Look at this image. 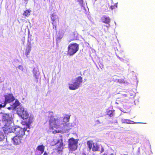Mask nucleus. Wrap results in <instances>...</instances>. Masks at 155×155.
<instances>
[{"mask_svg":"<svg viewBox=\"0 0 155 155\" xmlns=\"http://www.w3.org/2000/svg\"><path fill=\"white\" fill-rule=\"evenodd\" d=\"M50 117L49 120L51 128H59L60 130H56L53 131V133L66 132L71 128V124L68 123L70 115H66L63 119L61 117H53L51 114H50L49 117Z\"/></svg>","mask_w":155,"mask_h":155,"instance_id":"1","label":"nucleus"},{"mask_svg":"<svg viewBox=\"0 0 155 155\" xmlns=\"http://www.w3.org/2000/svg\"><path fill=\"white\" fill-rule=\"evenodd\" d=\"M26 129L22 128L18 126H16L11 130L7 131L6 133L13 132L16 135L12 139V143L14 145H19L24 140L23 136L25 134Z\"/></svg>","mask_w":155,"mask_h":155,"instance_id":"2","label":"nucleus"},{"mask_svg":"<svg viewBox=\"0 0 155 155\" xmlns=\"http://www.w3.org/2000/svg\"><path fill=\"white\" fill-rule=\"evenodd\" d=\"M0 117L2 118V121L4 124L3 128L5 133H7V131L15 127L13 126L14 124L12 122L11 116L9 114L1 112L0 113Z\"/></svg>","mask_w":155,"mask_h":155,"instance_id":"3","label":"nucleus"},{"mask_svg":"<svg viewBox=\"0 0 155 155\" xmlns=\"http://www.w3.org/2000/svg\"><path fill=\"white\" fill-rule=\"evenodd\" d=\"M82 78L81 76L78 77L73 80L71 83L68 84L69 88L70 90H75L78 89L82 82Z\"/></svg>","mask_w":155,"mask_h":155,"instance_id":"4","label":"nucleus"},{"mask_svg":"<svg viewBox=\"0 0 155 155\" xmlns=\"http://www.w3.org/2000/svg\"><path fill=\"white\" fill-rule=\"evenodd\" d=\"M79 50V45L77 43L71 44L68 47V54L69 56H73Z\"/></svg>","mask_w":155,"mask_h":155,"instance_id":"5","label":"nucleus"},{"mask_svg":"<svg viewBox=\"0 0 155 155\" xmlns=\"http://www.w3.org/2000/svg\"><path fill=\"white\" fill-rule=\"evenodd\" d=\"M5 101H0V109L2 107H5L7 103H10L15 100V98L12 94H9L5 95Z\"/></svg>","mask_w":155,"mask_h":155,"instance_id":"6","label":"nucleus"},{"mask_svg":"<svg viewBox=\"0 0 155 155\" xmlns=\"http://www.w3.org/2000/svg\"><path fill=\"white\" fill-rule=\"evenodd\" d=\"M66 140L65 138L61 137L60 139L58 140L56 144V151L59 153L60 154L64 148V144Z\"/></svg>","mask_w":155,"mask_h":155,"instance_id":"7","label":"nucleus"},{"mask_svg":"<svg viewBox=\"0 0 155 155\" xmlns=\"http://www.w3.org/2000/svg\"><path fill=\"white\" fill-rule=\"evenodd\" d=\"M17 113L21 118L23 119L28 118L29 117V114L24 108L20 106L17 108Z\"/></svg>","mask_w":155,"mask_h":155,"instance_id":"8","label":"nucleus"},{"mask_svg":"<svg viewBox=\"0 0 155 155\" xmlns=\"http://www.w3.org/2000/svg\"><path fill=\"white\" fill-rule=\"evenodd\" d=\"M78 140L71 138L68 140L69 148L72 150H74L77 148Z\"/></svg>","mask_w":155,"mask_h":155,"instance_id":"9","label":"nucleus"},{"mask_svg":"<svg viewBox=\"0 0 155 155\" xmlns=\"http://www.w3.org/2000/svg\"><path fill=\"white\" fill-rule=\"evenodd\" d=\"M51 19L52 21L53 28L56 29L57 23L59 21L58 16L55 13H53L51 15Z\"/></svg>","mask_w":155,"mask_h":155,"instance_id":"10","label":"nucleus"},{"mask_svg":"<svg viewBox=\"0 0 155 155\" xmlns=\"http://www.w3.org/2000/svg\"><path fill=\"white\" fill-rule=\"evenodd\" d=\"M92 151H99L101 153L103 152L104 151V149L101 145H98L97 143H93L92 148Z\"/></svg>","mask_w":155,"mask_h":155,"instance_id":"11","label":"nucleus"},{"mask_svg":"<svg viewBox=\"0 0 155 155\" xmlns=\"http://www.w3.org/2000/svg\"><path fill=\"white\" fill-rule=\"evenodd\" d=\"M45 147L43 145L38 146L36 148L35 154L36 155H41L44 152Z\"/></svg>","mask_w":155,"mask_h":155,"instance_id":"12","label":"nucleus"},{"mask_svg":"<svg viewBox=\"0 0 155 155\" xmlns=\"http://www.w3.org/2000/svg\"><path fill=\"white\" fill-rule=\"evenodd\" d=\"M101 20L102 22L106 24H108L110 22V18L106 15L103 16L101 18Z\"/></svg>","mask_w":155,"mask_h":155,"instance_id":"13","label":"nucleus"},{"mask_svg":"<svg viewBox=\"0 0 155 155\" xmlns=\"http://www.w3.org/2000/svg\"><path fill=\"white\" fill-rule=\"evenodd\" d=\"M20 103L18 101L16 100L15 103L11 106V107H8V109L9 110H14L19 105Z\"/></svg>","mask_w":155,"mask_h":155,"instance_id":"14","label":"nucleus"},{"mask_svg":"<svg viewBox=\"0 0 155 155\" xmlns=\"http://www.w3.org/2000/svg\"><path fill=\"white\" fill-rule=\"evenodd\" d=\"M121 122L122 123H127L129 124H131L133 123H135L133 121L130 120L128 119H121Z\"/></svg>","mask_w":155,"mask_h":155,"instance_id":"15","label":"nucleus"},{"mask_svg":"<svg viewBox=\"0 0 155 155\" xmlns=\"http://www.w3.org/2000/svg\"><path fill=\"white\" fill-rule=\"evenodd\" d=\"M33 73L34 77L36 79H38L39 76V72L35 68H34L33 70Z\"/></svg>","mask_w":155,"mask_h":155,"instance_id":"16","label":"nucleus"},{"mask_svg":"<svg viewBox=\"0 0 155 155\" xmlns=\"http://www.w3.org/2000/svg\"><path fill=\"white\" fill-rule=\"evenodd\" d=\"M31 50V46L30 45H28L26 49L25 52V54L26 56L29 54Z\"/></svg>","mask_w":155,"mask_h":155,"instance_id":"17","label":"nucleus"},{"mask_svg":"<svg viewBox=\"0 0 155 155\" xmlns=\"http://www.w3.org/2000/svg\"><path fill=\"white\" fill-rule=\"evenodd\" d=\"M93 143L91 141H88L87 142V144L90 150L91 149Z\"/></svg>","mask_w":155,"mask_h":155,"instance_id":"18","label":"nucleus"},{"mask_svg":"<svg viewBox=\"0 0 155 155\" xmlns=\"http://www.w3.org/2000/svg\"><path fill=\"white\" fill-rule=\"evenodd\" d=\"M30 14V12L29 10H26L23 13V15L25 16H29Z\"/></svg>","mask_w":155,"mask_h":155,"instance_id":"19","label":"nucleus"},{"mask_svg":"<svg viewBox=\"0 0 155 155\" xmlns=\"http://www.w3.org/2000/svg\"><path fill=\"white\" fill-rule=\"evenodd\" d=\"M5 136L3 133L0 132V142L2 141L4 138Z\"/></svg>","mask_w":155,"mask_h":155,"instance_id":"20","label":"nucleus"},{"mask_svg":"<svg viewBox=\"0 0 155 155\" xmlns=\"http://www.w3.org/2000/svg\"><path fill=\"white\" fill-rule=\"evenodd\" d=\"M33 120V117L32 116H30L28 119V123L29 124H31Z\"/></svg>","mask_w":155,"mask_h":155,"instance_id":"21","label":"nucleus"},{"mask_svg":"<svg viewBox=\"0 0 155 155\" xmlns=\"http://www.w3.org/2000/svg\"><path fill=\"white\" fill-rule=\"evenodd\" d=\"M118 82L120 83H122L124 82V81L123 79H120L118 80Z\"/></svg>","mask_w":155,"mask_h":155,"instance_id":"22","label":"nucleus"},{"mask_svg":"<svg viewBox=\"0 0 155 155\" xmlns=\"http://www.w3.org/2000/svg\"><path fill=\"white\" fill-rule=\"evenodd\" d=\"M18 68L21 70L23 71V68L22 66L21 65H19L18 67Z\"/></svg>","mask_w":155,"mask_h":155,"instance_id":"23","label":"nucleus"},{"mask_svg":"<svg viewBox=\"0 0 155 155\" xmlns=\"http://www.w3.org/2000/svg\"><path fill=\"white\" fill-rule=\"evenodd\" d=\"M110 8L111 9L113 10L114 8V6L112 5L110 7Z\"/></svg>","mask_w":155,"mask_h":155,"instance_id":"24","label":"nucleus"},{"mask_svg":"<svg viewBox=\"0 0 155 155\" xmlns=\"http://www.w3.org/2000/svg\"><path fill=\"white\" fill-rule=\"evenodd\" d=\"M43 155H48V154L47 153H46V152H45Z\"/></svg>","mask_w":155,"mask_h":155,"instance_id":"25","label":"nucleus"},{"mask_svg":"<svg viewBox=\"0 0 155 155\" xmlns=\"http://www.w3.org/2000/svg\"><path fill=\"white\" fill-rule=\"evenodd\" d=\"M82 155H87V154L85 153H83L82 154Z\"/></svg>","mask_w":155,"mask_h":155,"instance_id":"26","label":"nucleus"},{"mask_svg":"<svg viewBox=\"0 0 155 155\" xmlns=\"http://www.w3.org/2000/svg\"><path fill=\"white\" fill-rule=\"evenodd\" d=\"M115 7L117 8V4H116L115 5Z\"/></svg>","mask_w":155,"mask_h":155,"instance_id":"27","label":"nucleus"},{"mask_svg":"<svg viewBox=\"0 0 155 155\" xmlns=\"http://www.w3.org/2000/svg\"><path fill=\"white\" fill-rule=\"evenodd\" d=\"M62 37V36H61L59 38L60 39H61Z\"/></svg>","mask_w":155,"mask_h":155,"instance_id":"28","label":"nucleus"},{"mask_svg":"<svg viewBox=\"0 0 155 155\" xmlns=\"http://www.w3.org/2000/svg\"><path fill=\"white\" fill-rule=\"evenodd\" d=\"M115 103H116V104H118V103H117V102H115Z\"/></svg>","mask_w":155,"mask_h":155,"instance_id":"29","label":"nucleus"},{"mask_svg":"<svg viewBox=\"0 0 155 155\" xmlns=\"http://www.w3.org/2000/svg\"><path fill=\"white\" fill-rule=\"evenodd\" d=\"M28 0H25V1L27 2L28 1Z\"/></svg>","mask_w":155,"mask_h":155,"instance_id":"30","label":"nucleus"},{"mask_svg":"<svg viewBox=\"0 0 155 155\" xmlns=\"http://www.w3.org/2000/svg\"><path fill=\"white\" fill-rule=\"evenodd\" d=\"M106 155H107V154H106ZM110 155H114V154H113V153H112L110 154Z\"/></svg>","mask_w":155,"mask_h":155,"instance_id":"31","label":"nucleus"},{"mask_svg":"<svg viewBox=\"0 0 155 155\" xmlns=\"http://www.w3.org/2000/svg\"><path fill=\"white\" fill-rule=\"evenodd\" d=\"M104 155H106V154H104Z\"/></svg>","mask_w":155,"mask_h":155,"instance_id":"32","label":"nucleus"}]
</instances>
